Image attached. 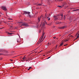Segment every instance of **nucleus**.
<instances>
[{
  "label": "nucleus",
  "mask_w": 79,
  "mask_h": 79,
  "mask_svg": "<svg viewBox=\"0 0 79 79\" xmlns=\"http://www.w3.org/2000/svg\"><path fill=\"white\" fill-rule=\"evenodd\" d=\"M61 16H62V19H63V15L62 14L61 15Z\"/></svg>",
  "instance_id": "dca6fc26"
},
{
  "label": "nucleus",
  "mask_w": 79,
  "mask_h": 79,
  "mask_svg": "<svg viewBox=\"0 0 79 79\" xmlns=\"http://www.w3.org/2000/svg\"><path fill=\"white\" fill-rule=\"evenodd\" d=\"M50 58V57H49L47 58V59H49V58Z\"/></svg>",
  "instance_id": "4be33fe9"
},
{
  "label": "nucleus",
  "mask_w": 79,
  "mask_h": 79,
  "mask_svg": "<svg viewBox=\"0 0 79 79\" xmlns=\"http://www.w3.org/2000/svg\"><path fill=\"white\" fill-rule=\"evenodd\" d=\"M30 13H31L30 12L24 11V14H25V15H27V14H30Z\"/></svg>",
  "instance_id": "39448f33"
},
{
  "label": "nucleus",
  "mask_w": 79,
  "mask_h": 79,
  "mask_svg": "<svg viewBox=\"0 0 79 79\" xmlns=\"http://www.w3.org/2000/svg\"><path fill=\"white\" fill-rule=\"evenodd\" d=\"M65 27H66V26H64L63 27H60V29H64Z\"/></svg>",
  "instance_id": "423d86ee"
},
{
  "label": "nucleus",
  "mask_w": 79,
  "mask_h": 79,
  "mask_svg": "<svg viewBox=\"0 0 79 79\" xmlns=\"http://www.w3.org/2000/svg\"><path fill=\"white\" fill-rule=\"evenodd\" d=\"M77 38H78V37H79V34L77 36Z\"/></svg>",
  "instance_id": "a211bd4d"
},
{
  "label": "nucleus",
  "mask_w": 79,
  "mask_h": 79,
  "mask_svg": "<svg viewBox=\"0 0 79 79\" xmlns=\"http://www.w3.org/2000/svg\"><path fill=\"white\" fill-rule=\"evenodd\" d=\"M41 18H44V17L43 16V15H41L40 16V18H39V17H38V21L39 22H40V19Z\"/></svg>",
  "instance_id": "20e7f679"
},
{
  "label": "nucleus",
  "mask_w": 79,
  "mask_h": 79,
  "mask_svg": "<svg viewBox=\"0 0 79 79\" xmlns=\"http://www.w3.org/2000/svg\"><path fill=\"white\" fill-rule=\"evenodd\" d=\"M66 45H67V44H65L64 45V46H66Z\"/></svg>",
  "instance_id": "a878e982"
},
{
  "label": "nucleus",
  "mask_w": 79,
  "mask_h": 79,
  "mask_svg": "<svg viewBox=\"0 0 79 79\" xmlns=\"http://www.w3.org/2000/svg\"><path fill=\"white\" fill-rule=\"evenodd\" d=\"M30 70V69L29 68L28 69V70Z\"/></svg>",
  "instance_id": "393cba45"
},
{
  "label": "nucleus",
  "mask_w": 79,
  "mask_h": 79,
  "mask_svg": "<svg viewBox=\"0 0 79 79\" xmlns=\"http://www.w3.org/2000/svg\"><path fill=\"white\" fill-rule=\"evenodd\" d=\"M63 42H62L60 44V46H62V45H63Z\"/></svg>",
  "instance_id": "9d476101"
},
{
  "label": "nucleus",
  "mask_w": 79,
  "mask_h": 79,
  "mask_svg": "<svg viewBox=\"0 0 79 79\" xmlns=\"http://www.w3.org/2000/svg\"><path fill=\"white\" fill-rule=\"evenodd\" d=\"M11 61H13V60H10Z\"/></svg>",
  "instance_id": "cd10ccee"
},
{
  "label": "nucleus",
  "mask_w": 79,
  "mask_h": 79,
  "mask_svg": "<svg viewBox=\"0 0 79 79\" xmlns=\"http://www.w3.org/2000/svg\"><path fill=\"white\" fill-rule=\"evenodd\" d=\"M8 34H10V35H11L12 34V33H8Z\"/></svg>",
  "instance_id": "aec40b11"
},
{
  "label": "nucleus",
  "mask_w": 79,
  "mask_h": 79,
  "mask_svg": "<svg viewBox=\"0 0 79 79\" xmlns=\"http://www.w3.org/2000/svg\"><path fill=\"white\" fill-rule=\"evenodd\" d=\"M43 56H45V55H44Z\"/></svg>",
  "instance_id": "2f4dec72"
},
{
  "label": "nucleus",
  "mask_w": 79,
  "mask_h": 79,
  "mask_svg": "<svg viewBox=\"0 0 79 79\" xmlns=\"http://www.w3.org/2000/svg\"><path fill=\"white\" fill-rule=\"evenodd\" d=\"M0 16H1V15H0Z\"/></svg>",
  "instance_id": "72a5a7b5"
},
{
  "label": "nucleus",
  "mask_w": 79,
  "mask_h": 79,
  "mask_svg": "<svg viewBox=\"0 0 79 79\" xmlns=\"http://www.w3.org/2000/svg\"><path fill=\"white\" fill-rule=\"evenodd\" d=\"M22 26H28L29 25L27 24L26 23H23L22 24Z\"/></svg>",
  "instance_id": "f03ea898"
},
{
  "label": "nucleus",
  "mask_w": 79,
  "mask_h": 79,
  "mask_svg": "<svg viewBox=\"0 0 79 79\" xmlns=\"http://www.w3.org/2000/svg\"><path fill=\"white\" fill-rule=\"evenodd\" d=\"M17 42H19V39H17Z\"/></svg>",
  "instance_id": "6ab92c4d"
},
{
  "label": "nucleus",
  "mask_w": 79,
  "mask_h": 79,
  "mask_svg": "<svg viewBox=\"0 0 79 79\" xmlns=\"http://www.w3.org/2000/svg\"><path fill=\"white\" fill-rule=\"evenodd\" d=\"M65 18L66 17H65V15H64V19H65Z\"/></svg>",
  "instance_id": "2eb2a0df"
},
{
  "label": "nucleus",
  "mask_w": 79,
  "mask_h": 79,
  "mask_svg": "<svg viewBox=\"0 0 79 79\" xmlns=\"http://www.w3.org/2000/svg\"><path fill=\"white\" fill-rule=\"evenodd\" d=\"M57 7H59V8H62V6H58Z\"/></svg>",
  "instance_id": "f8f14e48"
},
{
  "label": "nucleus",
  "mask_w": 79,
  "mask_h": 79,
  "mask_svg": "<svg viewBox=\"0 0 79 79\" xmlns=\"http://www.w3.org/2000/svg\"><path fill=\"white\" fill-rule=\"evenodd\" d=\"M0 52H2V51H0Z\"/></svg>",
  "instance_id": "c85d7f7f"
},
{
  "label": "nucleus",
  "mask_w": 79,
  "mask_h": 79,
  "mask_svg": "<svg viewBox=\"0 0 79 79\" xmlns=\"http://www.w3.org/2000/svg\"><path fill=\"white\" fill-rule=\"evenodd\" d=\"M2 9L4 11H6L7 9H6V7L5 6H2L1 7Z\"/></svg>",
  "instance_id": "7ed1b4c3"
},
{
  "label": "nucleus",
  "mask_w": 79,
  "mask_h": 79,
  "mask_svg": "<svg viewBox=\"0 0 79 79\" xmlns=\"http://www.w3.org/2000/svg\"><path fill=\"white\" fill-rule=\"evenodd\" d=\"M31 68H32V67H29V69H31Z\"/></svg>",
  "instance_id": "412c9836"
},
{
  "label": "nucleus",
  "mask_w": 79,
  "mask_h": 79,
  "mask_svg": "<svg viewBox=\"0 0 79 79\" xmlns=\"http://www.w3.org/2000/svg\"><path fill=\"white\" fill-rule=\"evenodd\" d=\"M42 5V4H38L37 5V6H41V5Z\"/></svg>",
  "instance_id": "1a4fd4ad"
},
{
  "label": "nucleus",
  "mask_w": 79,
  "mask_h": 79,
  "mask_svg": "<svg viewBox=\"0 0 79 79\" xmlns=\"http://www.w3.org/2000/svg\"><path fill=\"white\" fill-rule=\"evenodd\" d=\"M47 19H48V21H50V18H49L48 17L47 18Z\"/></svg>",
  "instance_id": "6e6552de"
},
{
  "label": "nucleus",
  "mask_w": 79,
  "mask_h": 79,
  "mask_svg": "<svg viewBox=\"0 0 79 79\" xmlns=\"http://www.w3.org/2000/svg\"><path fill=\"white\" fill-rule=\"evenodd\" d=\"M45 17H44V18H46L47 17V14H45Z\"/></svg>",
  "instance_id": "4468645a"
},
{
  "label": "nucleus",
  "mask_w": 79,
  "mask_h": 79,
  "mask_svg": "<svg viewBox=\"0 0 79 79\" xmlns=\"http://www.w3.org/2000/svg\"><path fill=\"white\" fill-rule=\"evenodd\" d=\"M53 17L55 21L58 20V16L54 15L53 16Z\"/></svg>",
  "instance_id": "f257e3e1"
},
{
  "label": "nucleus",
  "mask_w": 79,
  "mask_h": 79,
  "mask_svg": "<svg viewBox=\"0 0 79 79\" xmlns=\"http://www.w3.org/2000/svg\"><path fill=\"white\" fill-rule=\"evenodd\" d=\"M78 10H79L78 9H76L75 10H74V11H77Z\"/></svg>",
  "instance_id": "f3484780"
},
{
  "label": "nucleus",
  "mask_w": 79,
  "mask_h": 79,
  "mask_svg": "<svg viewBox=\"0 0 79 79\" xmlns=\"http://www.w3.org/2000/svg\"><path fill=\"white\" fill-rule=\"evenodd\" d=\"M45 23H46L47 24V22L46 21H44V23H43V26H45Z\"/></svg>",
  "instance_id": "0eeeda50"
},
{
  "label": "nucleus",
  "mask_w": 79,
  "mask_h": 79,
  "mask_svg": "<svg viewBox=\"0 0 79 79\" xmlns=\"http://www.w3.org/2000/svg\"><path fill=\"white\" fill-rule=\"evenodd\" d=\"M55 38H56V37H53V38L54 39H55Z\"/></svg>",
  "instance_id": "5701e85b"
},
{
  "label": "nucleus",
  "mask_w": 79,
  "mask_h": 79,
  "mask_svg": "<svg viewBox=\"0 0 79 79\" xmlns=\"http://www.w3.org/2000/svg\"><path fill=\"white\" fill-rule=\"evenodd\" d=\"M44 33H43V34L42 35V39H43V37H44Z\"/></svg>",
  "instance_id": "ddd939ff"
},
{
  "label": "nucleus",
  "mask_w": 79,
  "mask_h": 79,
  "mask_svg": "<svg viewBox=\"0 0 79 79\" xmlns=\"http://www.w3.org/2000/svg\"><path fill=\"white\" fill-rule=\"evenodd\" d=\"M26 57H24L23 58V61H25V60H25V59H26Z\"/></svg>",
  "instance_id": "9b49d317"
},
{
  "label": "nucleus",
  "mask_w": 79,
  "mask_h": 79,
  "mask_svg": "<svg viewBox=\"0 0 79 79\" xmlns=\"http://www.w3.org/2000/svg\"><path fill=\"white\" fill-rule=\"evenodd\" d=\"M72 36L73 37V36Z\"/></svg>",
  "instance_id": "473e14b6"
},
{
  "label": "nucleus",
  "mask_w": 79,
  "mask_h": 79,
  "mask_svg": "<svg viewBox=\"0 0 79 79\" xmlns=\"http://www.w3.org/2000/svg\"><path fill=\"white\" fill-rule=\"evenodd\" d=\"M67 41H68V40H65V42H67Z\"/></svg>",
  "instance_id": "bb28decb"
},
{
  "label": "nucleus",
  "mask_w": 79,
  "mask_h": 79,
  "mask_svg": "<svg viewBox=\"0 0 79 79\" xmlns=\"http://www.w3.org/2000/svg\"><path fill=\"white\" fill-rule=\"evenodd\" d=\"M1 29H3V28H2Z\"/></svg>",
  "instance_id": "7c9ffc66"
},
{
  "label": "nucleus",
  "mask_w": 79,
  "mask_h": 79,
  "mask_svg": "<svg viewBox=\"0 0 79 79\" xmlns=\"http://www.w3.org/2000/svg\"><path fill=\"white\" fill-rule=\"evenodd\" d=\"M2 55V54H1V53H0V55Z\"/></svg>",
  "instance_id": "b1692460"
},
{
  "label": "nucleus",
  "mask_w": 79,
  "mask_h": 79,
  "mask_svg": "<svg viewBox=\"0 0 79 79\" xmlns=\"http://www.w3.org/2000/svg\"><path fill=\"white\" fill-rule=\"evenodd\" d=\"M11 19V20H12L11 19Z\"/></svg>",
  "instance_id": "c756f323"
}]
</instances>
